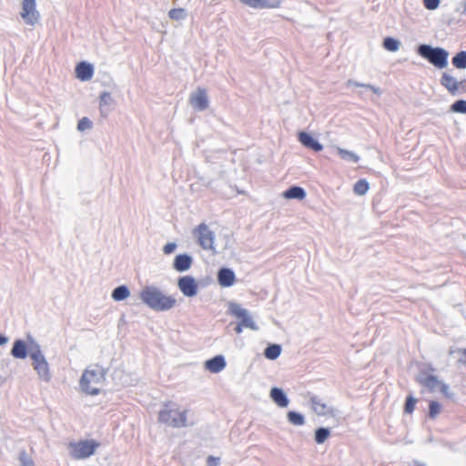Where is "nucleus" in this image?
Wrapping results in <instances>:
<instances>
[{
    "label": "nucleus",
    "mask_w": 466,
    "mask_h": 466,
    "mask_svg": "<svg viewBox=\"0 0 466 466\" xmlns=\"http://www.w3.org/2000/svg\"><path fill=\"white\" fill-rule=\"evenodd\" d=\"M139 298L147 306L156 311H167L177 305L174 296L166 295L153 286H146L140 291Z\"/></svg>",
    "instance_id": "obj_1"
},
{
    "label": "nucleus",
    "mask_w": 466,
    "mask_h": 466,
    "mask_svg": "<svg viewBox=\"0 0 466 466\" xmlns=\"http://www.w3.org/2000/svg\"><path fill=\"white\" fill-rule=\"evenodd\" d=\"M243 4L253 8H279L281 5V0H239Z\"/></svg>",
    "instance_id": "obj_13"
},
{
    "label": "nucleus",
    "mask_w": 466,
    "mask_h": 466,
    "mask_svg": "<svg viewBox=\"0 0 466 466\" xmlns=\"http://www.w3.org/2000/svg\"><path fill=\"white\" fill-rule=\"evenodd\" d=\"M451 110L456 113L466 114V100H458L454 102L451 106Z\"/></svg>",
    "instance_id": "obj_33"
},
{
    "label": "nucleus",
    "mask_w": 466,
    "mask_h": 466,
    "mask_svg": "<svg viewBox=\"0 0 466 466\" xmlns=\"http://www.w3.org/2000/svg\"><path fill=\"white\" fill-rule=\"evenodd\" d=\"M463 358L460 360L461 363L466 365V348L461 350Z\"/></svg>",
    "instance_id": "obj_42"
},
{
    "label": "nucleus",
    "mask_w": 466,
    "mask_h": 466,
    "mask_svg": "<svg viewBox=\"0 0 466 466\" xmlns=\"http://www.w3.org/2000/svg\"><path fill=\"white\" fill-rule=\"evenodd\" d=\"M205 367L210 372L218 373L226 367L223 356L218 355L206 361Z\"/></svg>",
    "instance_id": "obj_16"
},
{
    "label": "nucleus",
    "mask_w": 466,
    "mask_h": 466,
    "mask_svg": "<svg viewBox=\"0 0 466 466\" xmlns=\"http://www.w3.org/2000/svg\"><path fill=\"white\" fill-rule=\"evenodd\" d=\"M452 65L456 68L464 69L466 68V52L461 51L452 58Z\"/></svg>",
    "instance_id": "obj_23"
},
{
    "label": "nucleus",
    "mask_w": 466,
    "mask_h": 466,
    "mask_svg": "<svg viewBox=\"0 0 466 466\" xmlns=\"http://www.w3.org/2000/svg\"><path fill=\"white\" fill-rule=\"evenodd\" d=\"M424 6L429 10L436 9L440 5V0H423Z\"/></svg>",
    "instance_id": "obj_38"
},
{
    "label": "nucleus",
    "mask_w": 466,
    "mask_h": 466,
    "mask_svg": "<svg viewBox=\"0 0 466 466\" xmlns=\"http://www.w3.org/2000/svg\"><path fill=\"white\" fill-rule=\"evenodd\" d=\"M218 283L222 287H230L235 282V274L229 268H221L218 274Z\"/></svg>",
    "instance_id": "obj_17"
},
{
    "label": "nucleus",
    "mask_w": 466,
    "mask_h": 466,
    "mask_svg": "<svg viewBox=\"0 0 466 466\" xmlns=\"http://www.w3.org/2000/svg\"><path fill=\"white\" fill-rule=\"evenodd\" d=\"M176 247L175 243H167L164 246L163 250L166 254H170L176 249Z\"/></svg>",
    "instance_id": "obj_40"
},
{
    "label": "nucleus",
    "mask_w": 466,
    "mask_h": 466,
    "mask_svg": "<svg viewBox=\"0 0 466 466\" xmlns=\"http://www.w3.org/2000/svg\"><path fill=\"white\" fill-rule=\"evenodd\" d=\"M6 340H7V339H6V338H5V337H4V336L0 335V345L5 344V343L6 342Z\"/></svg>",
    "instance_id": "obj_44"
},
{
    "label": "nucleus",
    "mask_w": 466,
    "mask_h": 466,
    "mask_svg": "<svg viewBox=\"0 0 466 466\" xmlns=\"http://www.w3.org/2000/svg\"><path fill=\"white\" fill-rule=\"evenodd\" d=\"M219 458L208 456L207 459L208 466H218Z\"/></svg>",
    "instance_id": "obj_41"
},
{
    "label": "nucleus",
    "mask_w": 466,
    "mask_h": 466,
    "mask_svg": "<svg viewBox=\"0 0 466 466\" xmlns=\"http://www.w3.org/2000/svg\"><path fill=\"white\" fill-rule=\"evenodd\" d=\"M111 100L110 94L104 92L100 96V109H102L105 106H106Z\"/></svg>",
    "instance_id": "obj_39"
},
{
    "label": "nucleus",
    "mask_w": 466,
    "mask_h": 466,
    "mask_svg": "<svg viewBox=\"0 0 466 466\" xmlns=\"http://www.w3.org/2000/svg\"><path fill=\"white\" fill-rule=\"evenodd\" d=\"M180 291L187 297H194L198 293V285L191 276L181 277L177 281Z\"/></svg>",
    "instance_id": "obj_11"
},
{
    "label": "nucleus",
    "mask_w": 466,
    "mask_h": 466,
    "mask_svg": "<svg viewBox=\"0 0 466 466\" xmlns=\"http://www.w3.org/2000/svg\"><path fill=\"white\" fill-rule=\"evenodd\" d=\"M100 443L95 440H85L69 443V452L75 460H84L92 456Z\"/></svg>",
    "instance_id": "obj_5"
},
{
    "label": "nucleus",
    "mask_w": 466,
    "mask_h": 466,
    "mask_svg": "<svg viewBox=\"0 0 466 466\" xmlns=\"http://www.w3.org/2000/svg\"><path fill=\"white\" fill-rule=\"evenodd\" d=\"M370 188V185L366 179H360L354 185V193L362 196L367 193Z\"/></svg>",
    "instance_id": "obj_25"
},
{
    "label": "nucleus",
    "mask_w": 466,
    "mask_h": 466,
    "mask_svg": "<svg viewBox=\"0 0 466 466\" xmlns=\"http://www.w3.org/2000/svg\"><path fill=\"white\" fill-rule=\"evenodd\" d=\"M383 46L391 52H395L399 49L400 43L392 37H386L383 41Z\"/></svg>",
    "instance_id": "obj_31"
},
{
    "label": "nucleus",
    "mask_w": 466,
    "mask_h": 466,
    "mask_svg": "<svg viewBox=\"0 0 466 466\" xmlns=\"http://www.w3.org/2000/svg\"><path fill=\"white\" fill-rule=\"evenodd\" d=\"M185 11L183 8H173L169 11L168 15L171 19L178 20L183 18Z\"/></svg>",
    "instance_id": "obj_36"
},
{
    "label": "nucleus",
    "mask_w": 466,
    "mask_h": 466,
    "mask_svg": "<svg viewBox=\"0 0 466 466\" xmlns=\"http://www.w3.org/2000/svg\"><path fill=\"white\" fill-rule=\"evenodd\" d=\"M288 420L291 424L297 426L303 425L305 421L303 415L296 411H289Z\"/></svg>",
    "instance_id": "obj_27"
},
{
    "label": "nucleus",
    "mask_w": 466,
    "mask_h": 466,
    "mask_svg": "<svg viewBox=\"0 0 466 466\" xmlns=\"http://www.w3.org/2000/svg\"><path fill=\"white\" fill-rule=\"evenodd\" d=\"M93 66L86 62H80L76 67V76L81 81H88L93 77Z\"/></svg>",
    "instance_id": "obj_14"
},
{
    "label": "nucleus",
    "mask_w": 466,
    "mask_h": 466,
    "mask_svg": "<svg viewBox=\"0 0 466 466\" xmlns=\"http://www.w3.org/2000/svg\"><path fill=\"white\" fill-rule=\"evenodd\" d=\"M191 106L198 110H204L208 107V100L205 89L198 88L190 96Z\"/></svg>",
    "instance_id": "obj_12"
},
{
    "label": "nucleus",
    "mask_w": 466,
    "mask_h": 466,
    "mask_svg": "<svg viewBox=\"0 0 466 466\" xmlns=\"http://www.w3.org/2000/svg\"><path fill=\"white\" fill-rule=\"evenodd\" d=\"M106 382V370L98 365L89 366L84 370L79 384L81 390L88 395L100 393Z\"/></svg>",
    "instance_id": "obj_2"
},
{
    "label": "nucleus",
    "mask_w": 466,
    "mask_h": 466,
    "mask_svg": "<svg viewBox=\"0 0 466 466\" xmlns=\"http://www.w3.org/2000/svg\"><path fill=\"white\" fill-rule=\"evenodd\" d=\"M20 15L27 25H35L39 19L35 0H23Z\"/></svg>",
    "instance_id": "obj_8"
},
{
    "label": "nucleus",
    "mask_w": 466,
    "mask_h": 466,
    "mask_svg": "<svg viewBox=\"0 0 466 466\" xmlns=\"http://www.w3.org/2000/svg\"><path fill=\"white\" fill-rule=\"evenodd\" d=\"M241 326H243L244 328H248V329H257V326L256 324L254 323V321L252 320V319L250 318V316L248 314L246 317H244L243 319H240V322H238Z\"/></svg>",
    "instance_id": "obj_35"
},
{
    "label": "nucleus",
    "mask_w": 466,
    "mask_h": 466,
    "mask_svg": "<svg viewBox=\"0 0 466 466\" xmlns=\"http://www.w3.org/2000/svg\"><path fill=\"white\" fill-rule=\"evenodd\" d=\"M192 264V259L188 255H177L174 261V268L176 270L182 272L187 270Z\"/></svg>",
    "instance_id": "obj_18"
},
{
    "label": "nucleus",
    "mask_w": 466,
    "mask_h": 466,
    "mask_svg": "<svg viewBox=\"0 0 466 466\" xmlns=\"http://www.w3.org/2000/svg\"><path fill=\"white\" fill-rule=\"evenodd\" d=\"M337 152L342 159L350 160L354 163H357L360 160V157L351 151L338 147Z\"/></svg>",
    "instance_id": "obj_24"
},
{
    "label": "nucleus",
    "mask_w": 466,
    "mask_h": 466,
    "mask_svg": "<svg viewBox=\"0 0 466 466\" xmlns=\"http://www.w3.org/2000/svg\"><path fill=\"white\" fill-rule=\"evenodd\" d=\"M329 431L326 428H319L315 432V441L317 443L321 444L326 441L329 437Z\"/></svg>",
    "instance_id": "obj_29"
},
{
    "label": "nucleus",
    "mask_w": 466,
    "mask_h": 466,
    "mask_svg": "<svg viewBox=\"0 0 466 466\" xmlns=\"http://www.w3.org/2000/svg\"><path fill=\"white\" fill-rule=\"evenodd\" d=\"M229 313L238 318V319H243L248 315V311L245 309H242L239 305L232 304L229 308Z\"/></svg>",
    "instance_id": "obj_30"
},
{
    "label": "nucleus",
    "mask_w": 466,
    "mask_h": 466,
    "mask_svg": "<svg viewBox=\"0 0 466 466\" xmlns=\"http://www.w3.org/2000/svg\"><path fill=\"white\" fill-rule=\"evenodd\" d=\"M194 235L198 243L204 249L214 250V233L208 228L205 223L199 224L194 229Z\"/></svg>",
    "instance_id": "obj_6"
},
{
    "label": "nucleus",
    "mask_w": 466,
    "mask_h": 466,
    "mask_svg": "<svg viewBox=\"0 0 466 466\" xmlns=\"http://www.w3.org/2000/svg\"><path fill=\"white\" fill-rule=\"evenodd\" d=\"M283 197L287 199H303L306 197L305 190L297 186H293L283 192Z\"/></svg>",
    "instance_id": "obj_19"
},
{
    "label": "nucleus",
    "mask_w": 466,
    "mask_h": 466,
    "mask_svg": "<svg viewBox=\"0 0 466 466\" xmlns=\"http://www.w3.org/2000/svg\"><path fill=\"white\" fill-rule=\"evenodd\" d=\"M244 327L241 326L239 323L237 324V326L235 327V331L237 334H240L243 330Z\"/></svg>",
    "instance_id": "obj_43"
},
{
    "label": "nucleus",
    "mask_w": 466,
    "mask_h": 466,
    "mask_svg": "<svg viewBox=\"0 0 466 466\" xmlns=\"http://www.w3.org/2000/svg\"><path fill=\"white\" fill-rule=\"evenodd\" d=\"M420 384L426 387L429 390L434 391L440 390V391L447 398H451V394L449 390V386L438 380L437 377L429 375L420 380Z\"/></svg>",
    "instance_id": "obj_10"
},
{
    "label": "nucleus",
    "mask_w": 466,
    "mask_h": 466,
    "mask_svg": "<svg viewBox=\"0 0 466 466\" xmlns=\"http://www.w3.org/2000/svg\"><path fill=\"white\" fill-rule=\"evenodd\" d=\"M280 352H281L280 346L274 344V345L268 346L265 350L264 355L268 360H275L279 356Z\"/></svg>",
    "instance_id": "obj_26"
},
{
    "label": "nucleus",
    "mask_w": 466,
    "mask_h": 466,
    "mask_svg": "<svg viewBox=\"0 0 466 466\" xmlns=\"http://www.w3.org/2000/svg\"><path fill=\"white\" fill-rule=\"evenodd\" d=\"M31 359L33 360V367L36 370L39 377L43 380L48 381L51 378L49 372V365L44 355L40 352V350H37L31 354Z\"/></svg>",
    "instance_id": "obj_7"
},
{
    "label": "nucleus",
    "mask_w": 466,
    "mask_h": 466,
    "mask_svg": "<svg viewBox=\"0 0 466 466\" xmlns=\"http://www.w3.org/2000/svg\"><path fill=\"white\" fill-rule=\"evenodd\" d=\"M441 84L451 94L456 95L461 90L464 91L466 80L458 81L454 76L444 72L441 78Z\"/></svg>",
    "instance_id": "obj_9"
},
{
    "label": "nucleus",
    "mask_w": 466,
    "mask_h": 466,
    "mask_svg": "<svg viewBox=\"0 0 466 466\" xmlns=\"http://www.w3.org/2000/svg\"><path fill=\"white\" fill-rule=\"evenodd\" d=\"M270 397L274 400L276 404H278L279 407H287L289 404V400L284 394V392L279 389V388H273L270 390Z\"/></svg>",
    "instance_id": "obj_20"
},
{
    "label": "nucleus",
    "mask_w": 466,
    "mask_h": 466,
    "mask_svg": "<svg viewBox=\"0 0 466 466\" xmlns=\"http://www.w3.org/2000/svg\"><path fill=\"white\" fill-rule=\"evenodd\" d=\"M187 410H178L171 403H167L158 413V420L173 428H183L187 425Z\"/></svg>",
    "instance_id": "obj_3"
},
{
    "label": "nucleus",
    "mask_w": 466,
    "mask_h": 466,
    "mask_svg": "<svg viewBox=\"0 0 466 466\" xmlns=\"http://www.w3.org/2000/svg\"><path fill=\"white\" fill-rule=\"evenodd\" d=\"M441 411V405L436 400H431L429 403V417L435 419Z\"/></svg>",
    "instance_id": "obj_28"
},
{
    "label": "nucleus",
    "mask_w": 466,
    "mask_h": 466,
    "mask_svg": "<svg viewBox=\"0 0 466 466\" xmlns=\"http://www.w3.org/2000/svg\"><path fill=\"white\" fill-rule=\"evenodd\" d=\"M416 403H417V400L415 398H413L410 395L408 396L406 398V402H405V406H404L405 413L411 414L415 410Z\"/></svg>",
    "instance_id": "obj_32"
},
{
    "label": "nucleus",
    "mask_w": 466,
    "mask_h": 466,
    "mask_svg": "<svg viewBox=\"0 0 466 466\" xmlns=\"http://www.w3.org/2000/svg\"><path fill=\"white\" fill-rule=\"evenodd\" d=\"M20 466H35L33 460L27 455L25 451L19 454Z\"/></svg>",
    "instance_id": "obj_34"
},
{
    "label": "nucleus",
    "mask_w": 466,
    "mask_h": 466,
    "mask_svg": "<svg viewBox=\"0 0 466 466\" xmlns=\"http://www.w3.org/2000/svg\"><path fill=\"white\" fill-rule=\"evenodd\" d=\"M418 53L438 68L447 66L449 54L441 47H431L428 45H421L418 48Z\"/></svg>",
    "instance_id": "obj_4"
},
{
    "label": "nucleus",
    "mask_w": 466,
    "mask_h": 466,
    "mask_svg": "<svg viewBox=\"0 0 466 466\" xmlns=\"http://www.w3.org/2000/svg\"><path fill=\"white\" fill-rule=\"evenodd\" d=\"M92 127V122L87 117H83L78 121L77 128L80 131H85Z\"/></svg>",
    "instance_id": "obj_37"
},
{
    "label": "nucleus",
    "mask_w": 466,
    "mask_h": 466,
    "mask_svg": "<svg viewBox=\"0 0 466 466\" xmlns=\"http://www.w3.org/2000/svg\"><path fill=\"white\" fill-rule=\"evenodd\" d=\"M26 344L23 340H16L12 349V355L17 359H25L26 357Z\"/></svg>",
    "instance_id": "obj_21"
},
{
    "label": "nucleus",
    "mask_w": 466,
    "mask_h": 466,
    "mask_svg": "<svg viewBox=\"0 0 466 466\" xmlns=\"http://www.w3.org/2000/svg\"><path fill=\"white\" fill-rule=\"evenodd\" d=\"M299 140L304 147L310 148L316 152H319L323 148L321 144H319L309 134L306 132H300L299 134Z\"/></svg>",
    "instance_id": "obj_15"
},
{
    "label": "nucleus",
    "mask_w": 466,
    "mask_h": 466,
    "mask_svg": "<svg viewBox=\"0 0 466 466\" xmlns=\"http://www.w3.org/2000/svg\"><path fill=\"white\" fill-rule=\"evenodd\" d=\"M130 292L126 286H119L113 290L112 298L116 301L123 300L128 298Z\"/></svg>",
    "instance_id": "obj_22"
}]
</instances>
